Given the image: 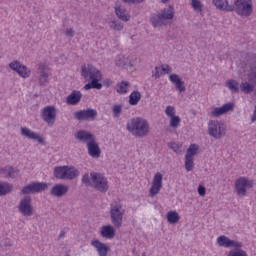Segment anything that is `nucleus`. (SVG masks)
I'll list each match as a JSON object with an SVG mask.
<instances>
[{
	"label": "nucleus",
	"mask_w": 256,
	"mask_h": 256,
	"mask_svg": "<svg viewBox=\"0 0 256 256\" xmlns=\"http://www.w3.org/2000/svg\"><path fill=\"white\" fill-rule=\"evenodd\" d=\"M82 183L86 187H92L99 193H107L109 191V181L99 172L86 173L82 176Z\"/></svg>",
	"instance_id": "1"
},
{
	"label": "nucleus",
	"mask_w": 256,
	"mask_h": 256,
	"mask_svg": "<svg viewBox=\"0 0 256 256\" xmlns=\"http://www.w3.org/2000/svg\"><path fill=\"white\" fill-rule=\"evenodd\" d=\"M127 131L134 137H147L149 135V122L143 118H133L127 123Z\"/></svg>",
	"instance_id": "2"
},
{
	"label": "nucleus",
	"mask_w": 256,
	"mask_h": 256,
	"mask_svg": "<svg viewBox=\"0 0 256 256\" xmlns=\"http://www.w3.org/2000/svg\"><path fill=\"white\" fill-rule=\"evenodd\" d=\"M109 214L115 229H121L123 227V215H125V208H123L121 199L118 198L111 202Z\"/></svg>",
	"instance_id": "3"
},
{
	"label": "nucleus",
	"mask_w": 256,
	"mask_h": 256,
	"mask_svg": "<svg viewBox=\"0 0 256 256\" xmlns=\"http://www.w3.org/2000/svg\"><path fill=\"white\" fill-rule=\"evenodd\" d=\"M175 17V7L169 5L164 8L161 12L155 13L151 16L150 21L153 27H163L169 25V21Z\"/></svg>",
	"instance_id": "4"
},
{
	"label": "nucleus",
	"mask_w": 256,
	"mask_h": 256,
	"mask_svg": "<svg viewBox=\"0 0 256 256\" xmlns=\"http://www.w3.org/2000/svg\"><path fill=\"white\" fill-rule=\"evenodd\" d=\"M227 134V127L219 120H210L208 122V135L214 139H223Z\"/></svg>",
	"instance_id": "5"
},
{
	"label": "nucleus",
	"mask_w": 256,
	"mask_h": 256,
	"mask_svg": "<svg viewBox=\"0 0 256 256\" xmlns=\"http://www.w3.org/2000/svg\"><path fill=\"white\" fill-rule=\"evenodd\" d=\"M233 7L239 17H251L253 14V0H234Z\"/></svg>",
	"instance_id": "6"
},
{
	"label": "nucleus",
	"mask_w": 256,
	"mask_h": 256,
	"mask_svg": "<svg viewBox=\"0 0 256 256\" xmlns=\"http://www.w3.org/2000/svg\"><path fill=\"white\" fill-rule=\"evenodd\" d=\"M246 77L248 82H242L240 84V91L245 94L253 93L256 88V64L250 67Z\"/></svg>",
	"instance_id": "7"
},
{
	"label": "nucleus",
	"mask_w": 256,
	"mask_h": 256,
	"mask_svg": "<svg viewBox=\"0 0 256 256\" xmlns=\"http://www.w3.org/2000/svg\"><path fill=\"white\" fill-rule=\"evenodd\" d=\"M255 182L247 177H240L235 181V192L238 197H246L247 189H253Z\"/></svg>",
	"instance_id": "8"
},
{
	"label": "nucleus",
	"mask_w": 256,
	"mask_h": 256,
	"mask_svg": "<svg viewBox=\"0 0 256 256\" xmlns=\"http://www.w3.org/2000/svg\"><path fill=\"white\" fill-rule=\"evenodd\" d=\"M17 209L23 217H33V215H35V208L33 207V199L31 196H24L20 200Z\"/></svg>",
	"instance_id": "9"
},
{
	"label": "nucleus",
	"mask_w": 256,
	"mask_h": 256,
	"mask_svg": "<svg viewBox=\"0 0 256 256\" xmlns=\"http://www.w3.org/2000/svg\"><path fill=\"white\" fill-rule=\"evenodd\" d=\"M81 75L85 81H101L103 75L101 71L97 70L93 65H83L81 67Z\"/></svg>",
	"instance_id": "10"
},
{
	"label": "nucleus",
	"mask_w": 256,
	"mask_h": 256,
	"mask_svg": "<svg viewBox=\"0 0 256 256\" xmlns=\"http://www.w3.org/2000/svg\"><path fill=\"white\" fill-rule=\"evenodd\" d=\"M50 71H51V68H49V65H47V63L40 62L38 64V68H37L38 84L41 87H45L49 83V77L51 75Z\"/></svg>",
	"instance_id": "11"
},
{
	"label": "nucleus",
	"mask_w": 256,
	"mask_h": 256,
	"mask_svg": "<svg viewBox=\"0 0 256 256\" xmlns=\"http://www.w3.org/2000/svg\"><path fill=\"white\" fill-rule=\"evenodd\" d=\"M49 184L45 182H33L24 186L21 190L22 195H31L33 193H41V191H47Z\"/></svg>",
	"instance_id": "12"
},
{
	"label": "nucleus",
	"mask_w": 256,
	"mask_h": 256,
	"mask_svg": "<svg viewBox=\"0 0 256 256\" xmlns=\"http://www.w3.org/2000/svg\"><path fill=\"white\" fill-rule=\"evenodd\" d=\"M42 119L44 123L53 127L55 121H57V108L55 106H45L42 109Z\"/></svg>",
	"instance_id": "13"
},
{
	"label": "nucleus",
	"mask_w": 256,
	"mask_h": 256,
	"mask_svg": "<svg viewBox=\"0 0 256 256\" xmlns=\"http://www.w3.org/2000/svg\"><path fill=\"white\" fill-rule=\"evenodd\" d=\"M217 243L219 247H224L225 249H243V242L237 240H231L229 237L222 235L217 238Z\"/></svg>",
	"instance_id": "14"
},
{
	"label": "nucleus",
	"mask_w": 256,
	"mask_h": 256,
	"mask_svg": "<svg viewBox=\"0 0 256 256\" xmlns=\"http://www.w3.org/2000/svg\"><path fill=\"white\" fill-rule=\"evenodd\" d=\"M74 118L77 119V121H95L97 118V110L93 108H88L85 110H79L77 112L73 113Z\"/></svg>",
	"instance_id": "15"
},
{
	"label": "nucleus",
	"mask_w": 256,
	"mask_h": 256,
	"mask_svg": "<svg viewBox=\"0 0 256 256\" xmlns=\"http://www.w3.org/2000/svg\"><path fill=\"white\" fill-rule=\"evenodd\" d=\"M161 189H163V174L157 172L152 180V185L149 189V196L155 197L159 195Z\"/></svg>",
	"instance_id": "16"
},
{
	"label": "nucleus",
	"mask_w": 256,
	"mask_h": 256,
	"mask_svg": "<svg viewBox=\"0 0 256 256\" xmlns=\"http://www.w3.org/2000/svg\"><path fill=\"white\" fill-rule=\"evenodd\" d=\"M20 133L22 137H26L27 139H31L32 141H38L40 145H45V139H43V137L27 127H22L20 129Z\"/></svg>",
	"instance_id": "17"
},
{
	"label": "nucleus",
	"mask_w": 256,
	"mask_h": 256,
	"mask_svg": "<svg viewBox=\"0 0 256 256\" xmlns=\"http://www.w3.org/2000/svg\"><path fill=\"white\" fill-rule=\"evenodd\" d=\"M88 155L93 159H99L101 157V148L99 147V143L94 139L92 142H88L87 144Z\"/></svg>",
	"instance_id": "18"
},
{
	"label": "nucleus",
	"mask_w": 256,
	"mask_h": 256,
	"mask_svg": "<svg viewBox=\"0 0 256 256\" xmlns=\"http://www.w3.org/2000/svg\"><path fill=\"white\" fill-rule=\"evenodd\" d=\"M66 193H69V186L65 184H55L50 190L53 197H64Z\"/></svg>",
	"instance_id": "19"
},
{
	"label": "nucleus",
	"mask_w": 256,
	"mask_h": 256,
	"mask_svg": "<svg viewBox=\"0 0 256 256\" xmlns=\"http://www.w3.org/2000/svg\"><path fill=\"white\" fill-rule=\"evenodd\" d=\"M115 14L121 21H129L131 19V16L127 13V9L125 6L121 5V3L117 2L114 6Z\"/></svg>",
	"instance_id": "20"
},
{
	"label": "nucleus",
	"mask_w": 256,
	"mask_h": 256,
	"mask_svg": "<svg viewBox=\"0 0 256 256\" xmlns=\"http://www.w3.org/2000/svg\"><path fill=\"white\" fill-rule=\"evenodd\" d=\"M75 137L81 143H86V145H88V143H91L92 141H94V139H96L95 135H93L91 132H87L85 130L78 131L75 134Z\"/></svg>",
	"instance_id": "21"
},
{
	"label": "nucleus",
	"mask_w": 256,
	"mask_h": 256,
	"mask_svg": "<svg viewBox=\"0 0 256 256\" xmlns=\"http://www.w3.org/2000/svg\"><path fill=\"white\" fill-rule=\"evenodd\" d=\"M169 79H170L171 83H173V85H175L177 91H179L180 93H185V91H186L185 82L183 81V79H181V77H179V75L171 74L169 76Z\"/></svg>",
	"instance_id": "22"
},
{
	"label": "nucleus",
	"mask_w": 256,
	"mask_h": 256,
	"mask_svg": "<svg viewBox=\"0 0 256 256\" xmlns=\"http://www.w3.org/2000/svg\"><path fill=\"white\" fill-rule=\"evenodd\" d=\"M233 103H226L222 107L215 108L211 112L212 117H221V115H225V113H229V111H233Z\"/></svg>",
	"instance_id": "23"
},
{
	"label": "nucleus",
	"mask_w": 256,
	"mask_h": 256,
	"mask_svg": "<svg viewBox=\"0 0 256 256\" xmlns=\"http://www.w3.org/2000/svg\"><path fill=\"white\" fill-rule=\"evenodd\" d=\"M91 245L95 247L99 256H107V253H109L108 245L100 242L99 240H93Z\"/></svg>",
	"instance_id": "24"
},
{
	"label": "nucleus",
	"mask_w": 256,
	"mask_h": 256,
	"mask_svg": "<svg viewBox=\"0 0 256 256\" xmlns=\"http://www.w3.org/2000/svg\"><path fill=\"white\" fill-rule=\"evenodd\" d=\"M212 3L220 11H235V6L229 5L227 0H213Z\"/></svg>",
	"instance_id": "25"
},
{
	"label": "nucleus",
	"mask_w": 256,
	"mask_h": 256,
	"mask_svg": "<svg viewBox=\"0 0 256 256\" xmlns=\"http://www.w3.org/2000/svg\"><path fill=\"white\" fill-rule=\"evenodd\" d=\"M82 97L83 95L81 94V91L74 90L70 95L67 96L66 103L67 105H77V103L81 101Z\"/></svg>",
	"instance_id": "26"
},
{
	"label": "nucleus",
	"mask_w": 256,
	"mask_h": 256,
	"mask_svg": "<svg viewBox=\"0 0 256 256\" xmlns=\"http://www.w3.org/2000/svg\"><path fill=\"white\" fill-rule=\"evenodd\" d=\"M100 233L105 239H113L115 237V228L111 225H105L102 227Z\"/></svg>",
	"instance_id": "27"
},
{
	"label": "nucleus",
	"mask_w": 256,
	"mask_h": 256,
	"mask_svg": "<svg viewBox=\"0 0 256 256\" xmlns=\"http://www.w3.org/2000/svg\"><path fill=\"white\" fill-rule=\"evenodd\" d=\"M79 171L74 166H66V179L68 181H73V179H77L79 177Z\"/></svg>",
	"instance_id": "28"
},
{
	"label": "nucleus",
	"mask_w": 256,
	"mask_h": 256,
	"mask_svg": "<svg viewBox=\"0 0 256 256\" xmlns=\"http://www.w3.org/2000/svg\"><path fill=\"white\" fill-rule=\"evenodd\" d=\"M13 191V185L7 182H0V197H3Z\"/></svg>",
	"instance_id": "29"
},
{
	"label": "nucleus",
	"mask_w": 256,
	"mask_h": 256,
	"mask_svg": "<svg viewBox=\"0 0 256 256\" xmlns=\"http://www.w3.org/2000/svg\"><path fill=\"white\" fill-rule=\"evenodd\" d=\"M66 166H56L54 168V177L56 179H66Z\"/></svg>",
	"instance_id": "30"
},
{
	"label": "nucleus",
	"mask_w": 256,
	"mask_h": 256,
	"mask_svg": "<svg viewBox=\"0 0 256 256\" xmlns=\"http://www.w3.org/2000/svg\"><path fill=\"white\" fill-rule=\"evenodd\" d=\"M198 151H199V145H197V144H190V146L186 150L185 157H188V158H191V159H195V155H197Z\"/></svg>",
	"instance_id": "31"
},
{
	"label": "nucleus",
	"mask_w": 256,
	"mask_h": 256,
	"mask_svg": "<svg viewBox=\"0 0 256 256\" xmlns=\"http://www.w3.org/2000/svg\"><path fill=\"white\" fill-rule=\"evenodd\" d=\"M166 217H167L168 223H170L171 225H175L179 223L180 217L177 211H169Z\"/></svg>",
	"instance_id": "32"
},
{
	"label": "nucleus",
	"mask_w": 256,
	"mask_h": 256,
	"mask_svg": "<svg viewBox=\"0 0 256 256\" xmlns=\"http://www.w3.org/2000/svg\"><path fill=\"white\" fill-rule=\"evenodd\" d=\"M139 101H141V92L135 90L129 96V104L138 105Z\"/></svg>",
	"instance_id": "33"
},
{
	"label": "nucleus",
	"mask_w": 256,
	"mask_h": 256,
	"mask_svg": "<svg viewBox=\"0 0 256 256\" xmlns=\"http://www.w3.org/2000/svg\"><path fill=\"white\" fill-rule=\"evenodd\" d=\"M117 67H131V59L127 56L119 57L116 60Z\"/></svg>",
	"instance_id": "34"
},
{
	"label": "nucleus",
	"mask_w": 256,
	"mask_h": 256,
	"mask_svg": "<svg viewBox=\"0 0 256 256\" xmlns=\"http://www.w3.org/2000/svg\"><path fill=\"white\" fill-rule=\"evenodd\" d=\"M108 25L110 27V29H112L113 31H123V23H121V21L119 20H112L108 22Z\"/></svg>",
	"instance_id": "35"
},
{
	"label": "nucleus",
	"mask_w": 256,
	"mask_h": 256,
	"mask_svg": "<svg viewBox=\"0 0 256 256\" xmlns=\"http://www.w3.org/2000/svg\"><path fill=\"white\" fill-rule=\"evenodd\" d=\"M17 73L23 79H27L28 77H31V69L27 68V66L25 65H21L20 68H18Z\"/></svg>",
	"instance_id": "36"
},
{
	"label": "nucleus",
	"mask_w": 256,
	"mask_h": 256,
	"mask_svg": "<svg viewBox=\"0 0 256 256\" xmlns=\"http://www.w3.org/2000/svg\"><path fill=\"white\" fill-rule=\"evenodd\" d=\"M226 85L232 93H239V82L236 80H228Z\"/></svg>",
	"instance_id": "37"
},
{
	"label": "nucleus",
	"mask_w": 256,
	"mask_h": 256,
	"mask_svg": "<svg viewBox=\"0 0 256 256\" xmlns=\"http://www.w3.org/2000/svg\"><path fill=\"white\" fill-rule=\"evenodd\" d=\"M191 7L197 13H202L205 6L203 5V2H201V0H191Z\"/></svg>",
	"instance_id": "38"
},
{
	"label": "nucleus",
	"mask_w": 256,
	"mask_h": 256,
	"mask_svg": "<svg viewBox=\"0 0 256 256\" xmlns=\"http://www.w3.org/2000/svg\"><path fill=\"white\" fill-rule=\"evenodd\" d=\"M84 89H103V84L99 83L97 80H90V82L84 86Z\"/></svg>",
	"instance_id": "39"
},
{
	"label": "nucleus",
	"mask_w": 256,
	"mask_h": 256,
	"mask_svg": "<svg viewBox=\"0 0 256 256\" xmlns=\"http://www.w3.org/2000/svg\"><path fill=\"white\" fill-rule=\"evenodd\" d=\"M227 256H249V255L247 254V251L241 248H234L233 250H230L228 252Z\"/></svg>",
	"instance_id": "40"
},
{
	"label": "nucleus",
	"mask_w": 256,
	"mask_h": 256,
	"mask_svg": "<svg viewBox=\"0 0 256 256\" xmlns=\"http://www.w3.org/2000/svg\"><path fill=\"white\" fill-rule=\"evenodd\" d=\"M128 89H129L128 81H122L117 85V93L125 94L127 93Z\"/></svg>",
	"instance_id": "41"
},
{
	"label": "nucleus",
	"mask_w": 256,
	"mask_h": 256,
	"mask_svg": "<svg viewBox=\"0 0 256 256\" xmlns=\"http://www.w3.org/2000/svg\"><path fill=\"white\" fill-rule=\"evenodd\" d=\"M195 158H189L187 156H185V169L186 171H193L194 167H195V162H194Z\"/></svg>",
	"instance_id": "42"
},
{
	"label": "nucleus",
	"mask_w": 256,
	"mask_h": 256,
	"mask_svg": "<svg viewBox=\"0 0 256 256\" xmlns=\"http://www.w3.org/2000/svg\"><path fill=\"white\" fill-rule=\"evenodd\" d=\"M179 125H181V117L177 115L170 117V127H172V129H177Z\"/></svg>",
	"instance_id": "43"
},
{
	"label": "nucleus",
	"mask_w": 256,
	"mask_h": 256,
	"mask_svg": "<svg viewBox=\"0 0 256 256\" xmlns=\"http://www.w3.org/2000/svg\"><path fill=\"white\" fill-rule=\"evenodd\" d=\"M17 173H19V169H15L13 166H8V175H6V177L15 179V177H17Z\"/></svg>",
	"instance_id": "44"
},
{
	"label": "nucleus",
	"mask_w": 256,
	"mask_h": 256,
	"mask_svg": "<svg viewBox=\"0 0 256 256\" xmlns=\"http://www.w3.org/2000/svg\"><path fill=\"white\" fill-rule=\"evenodd\" d=\"M121 113H123V106L121 104L114 105L113 106V115L115 117H119V115H121Z\"/></svg>",
	"instance_id": "45"
},
{
	"label": "nucleus",
	"mask_w": 256,
	"mask_h": 256,
	"mask_svg": "<svg viewBox=\"0 0 256 256\" xmlns=\"http://www.w3.org/2000/svg\"><path fill=\"white\" fill-rule=\"evenodd\" d=\"M9 67H10V69H12V71H16V73H17L21 67V62L15 60L9 64Z\"/></svg>",
	"instance_id": "46"
},
{
	"label": "nucleus",
	"mask_w": 256,
	"mask_h": 256,
	"mask_svg": "<svg viewBox=\"0 0 256 256\" xmlns=\"http://www.w3.org/2000/svg\"><path fill=\"white\" fill-rule=\"evenodd\" d=\"M165 114L167 117H175V107L174 106H167L165 109Z\"/></svg>",
	"instance_id": "47"
},
{
	"label": "nucleus",
	"mask_w": 256,
	"mask_h": 256,
	"mask_svg": "<svg viewBox=\"0 0 256 256\" xmlns=\"http://www.w3.org/2000/svg\"><path fill=\"white\" fill-rule=\"evenodd\" d=\"M163 75V68L162 66H156L154 69V77L155 79H159Z\"/></svg>",
	"instance_id": "48"
},
{
	"label": "nucleus",
	"mask_w": 256,
	"mask_h": 256,
	"mask_svg": "<svg viewBox=\"0 0 256 256\" xmlns=\"http://www.w3.org/2000/svg\"><path fill=\"white\" fill-rule=\"evenodd\" d=\"M198 194L200 195V197H205V195L207 194V189L203 185H199Z\"/></svg>",
	"instance_id": "49"
},
{
	"label": "nucleus",
	"mask_w": 256,
	"mask_h": 256,
	"mask_svg": "<svg viewBox=\"0 0 256 256\" xmlns=\"http://www.w3.org/2000/svg\"><path fill=\"white\" fill-rule=\"evenodd\" d=\"M124 3H129L131 5H139L145 3V0H122Z\"/></svg>",
	"instance_id": "50"
},
{
	"label": "nucleus",
	"mask_w": 256,
	"mask_h": 256,
	"mask_svg": "<svg viewBox=\"0 0 256 256\" xmlns=\"http://www.w3.org/2000/svg\"><path fill=\"white\" fill-rule=\"evenodd\" d=\"M162 73H166L167 75H169V73H171V66H162Z\"/></svg>",
	"instance_id": "51"
},
{
	"label": "nucleus",
	"mask_w": 256,
	"mask_h": 256,
	"mask_svg": "<svg viewBox=\"0 0 256 256\" xmlns=\"http://www.w3.org/2000/svg\"><path fill=\"white\" fill-rule=\"evenodd\" d=\"M9 166H6L4 168H0V175H5V177H7L8 172H9Z\"/></svg>",
	"instance_id": "52"
},
{
	"label": "nucleus",
	"mask_w": 256,
	"mask_h": 256,
	"mask_svg": "<svg viewBox=\"0 0 256 256\" xmlns=\"http://www.w3.org/2000/svg\"><path fill=\"white\" fill-rule=\"evenodd\" d=\"M73 35H75V31L73 30V28H67L66 29V36L67 37H73Z\"/></svg>",
	"instance_id": "53"
},
{
	"label": "nucleus",
	"mask_w": 256,
	"mask_h": 256,
	"mask_svg": "<svg viewBox=\"0 0 256 256\" xmlns=\"http://www.w3.org/2000/svg\"><path fill=\"white\" fill-rule=\"evenodd\" d=\"M104 87H110L111 86V80L107 79L103 82Z\"/></svg>",
	"instance_id": "54"
},
{
	"label": "nucleus",
	"mask_w": 256,
	"mask_h": 256,
	"mask_svg": "<svg viewBox=\"0 0 256 256\" xmlns=\"http://www.w3.org/2000/svg\"><path fill=\"white\" fill-rule=\"evenodd\" d=\"M65 235V231H61L59 234V239H63V236Z\"/></svg>",
	"instance_id": "55"
},
{
	"label": "nucleus",
	"mask_w": 256,
	"mask_h": 256,
	"mask_svg": "<svg viewBox=\"0 0 256 256\" xmlns=\"http://www.w3.org/2000/svg\"><path fill=\"white\" fill-rule=\"evenodd\" d=\"M162 1V3H167V2H169V0H161Z\"/></svg>",
	"instance_id": "56"
},
{
	"label": "nucleus",
	"mask_w": 256,
	"mask_h": 256,
	"mask_svg": "<svg viewBox=\"0 0 256 256\" xmlns=\"http://www.w3.org/2000/svg\"><path fill=\"white\" fill-rule=\"evenodd\" d=\"M171 149H173V146H170Z\"/></svg>",
	"instance_id": "57"
}]
</instances>
